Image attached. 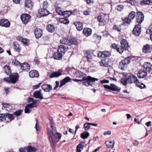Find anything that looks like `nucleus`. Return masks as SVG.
<instances>
[{
    "mask_svg": "<svg viewBox=\"0 0 152 152\" xmlns=\"http://www.w3.org/2000/svg\"><path fill=\"white\" fill-rule=\"evenodd\" d=\"M56 13L60 15H64L67 14V11L63 12L61 8L60 7H57L56 9Z\"/></svg>",
    "mask_w": 152,
    "mask_h": 152,
    "instance_id": "nucleus-26",
    "label": "nucleus"
},
{
    "mask_svg": "<svg viewBox=\"0 0 152 152\" xmlns=\"http://www.w3.org/2000/svg\"><path fill=\"white\" fill-rule=\"evenodd\" d=\"M106 23V21L105 20L103 19L101 22H99V25L100 26H104Z\"/></svg>",
    "mask_w": 152,
    "mask_h": 152,
    "instance_id": "nucleus-56",
    "label": "nucleus"
},
{
    "mask_svg": "<svg viewBox=\"0 0 152 152\" xmlns=\"http://www.w3.org/2000/svg\"><path fill=\"white\" fill-rule=\"evenodd\" d=\"M131 60L130 57H127L122 60L120 62L119 67L121 70H124L126 68L127 65L129 63Z\"/></svg>",
    "mask_w": 152,
    "mask_h": 152,
    "instance_id": "nucleus-7",
    "label": "nucleus"
},
{
    "mask_svg": "<svg viewBox=\"0 0 152 152\" xmlns=\"http://www.w3.org/2000/svg\"><path fill=\"white\" fill-rule=\"evenodd\" d=\"M97 19L99 22H100L102 21L103 19L101 16H99L97 17Z\"/></svg>",
    "mask_w": 152,
    "mask_h": 152,
    "instance_id": "nucleus-63",
    "label": "nucleus"
},
{
    "mask_svg": "<svg viewBox=\"0 0 152 152\" xmlns=\"http://www.w3.org/2000/svg\"><path fill=\"white\" fill-rule=\"evenodd\" d=\"M38 100H34L32 98H29L27 99V101L28 103H30L26 105L24 110L25 113H30L32 108L37 106V103Z\"/></svg>",
    "mask_w": 152,
    "mask_h": 152,
    "instance_id": "nucleus-3",
    "label": "nucleus"
},
{
    "mask_svg": "<svg viewBox=\"0 0 152 152\" xmlns=\"http://www.w3.org/2000/svg\"><path fill=\"white\" fill-rule=\"evenodd\" d=\"M71 80V79L69 77H67L65 78L63 80L60 81L61 84L59 86L60 87H61L66 83L69 82V81Z\"/></svg>",
    "mask_w": 152,
    "mask_h": 152,
    "instance_id": "nucleus-27",
    "label": "nucleus"
},
{
    "mask_svg": "<svg viewBox=\"0 0 152 152\" xmlns=\"http://www.w3.org/2000/svg\"><path fill=\"white\" fill-rule=\"evenodd\" d=\"M1 104L3 106L2 107V109H6L8 111L11 110L12 108V107L9 104L2 103Z\"/></svg>",
    "mask_w": 152,
    "mask_h": 152,
    "instance_id": "nucleus-33",
    "label": "nucleus"
},
{
    "mask_svg": "<svg viewBox=\"0 0 152 152\" xmlns=\"http://www.w3.org/2000/svg\"><path fill=\"white\" fill-rule=\"evenodd\" d=\"M85 54V55L87 57L88 61L89 62H91V61L92 56L89 53L88 51H86Z\"/></svg>",
    "mask_w": 152,
    "mask_h": 152,
    "instance_id": "nucleus-41",
    "label": "nucleus"
},
{
    "mask_svg": "<svg viewBox=\"0 0 152 152\" xmlns=\"http://www.w3.org/2000/svg\"><path fill=\"white\" fill-rule=\"evenodd\" d=\"M4 80L5 81L7 82L11 83V81H10V76L9 77H6L4 78Z\"/></svg>",
    "mask_w": 152,
    "mask_h": 152,
    "instance_id": "nucleus-60",
    "label": "nucleus"
},
{
    "mask_svg": "<svg viewBox=\"0 0 152 152\" xmlns=\"http://www.w3.org/2000/svg\"><path fill=\"white\" fill-rule=\"evenodd\" d=\"M100 82L102 83H108L109 82V81L108 80L104 79L101 80Z\"/></svg>",
    "mask_w": 152,
    "mask_h": 152,
    "instance_id": "nucleus-61",
    "label": "nucleus"
},
{
    "mask_svg": "<svg viewBox=\"0 0 152 152\" xmlns=\"http://www.w3.org/2000/svg\"><path fill=\"white\" fill-rule=\"evenodd\" d=\"M39 12L43 16L48 15L50 14L49 11L47 9H41L39 10Z\"/></svg>",
    "mask_w": 152,
    "mask_h": 152,
    "instance_id": "nucleus-21",
    "label": "nucleus"
},
{
    "mask_svg": "<svg viewBox=\"0 0 152 152\" xmlns=\"http://www.w3.org/2000/svg\"><path fill=\"white\" fill-rule=\"evenodd\" d=\"M10 76L11 83H15L17 81L18 78V75L17 73L11 74Z\"/></svg>",
    "mask_w": 152,
    "mask_h": 152,
    "instance_id": "nucleus-14",
    "label": "nucleus"
},
{
    "mask_svg": "<svg viewBox=\"0 0 152 152\" xmlns=\"http://www.w3.org/2000/svg\"><path fill=\"white\" fill-rule=\"evenodd\" d=\"M20 18L23 24H26L30 18V16L28 14H24L21 15Z\"/></svg>",
    "mask_w": 152,
    "mask_h": 152,
    "instance_id": "nucleus-11",
    "label": "nucleus"
},
{
    "mask_svg": "<svg viewBox=\"0 0 152 152\" xmlns=\"http://www.w3.org/2000/svg\"><path fill=\"white\" fill-rule=\"evenodd\" d=\"M151 66L152 65L150 63L145 62L144 65V68L147 71L149 72L151 69Z\"/></svg>",
    "mask_w": 152,
    "mask_h": 152,
    "instance_id": "nucleus-31",
    "label": "nucleus"
},
{
    "mask_svg": "<svg viewBox=\"0 0 152 152\" xmlns=\"http://www.w3.org/2000/svg\"><path fill=\"white\" fill-rule=\"evenodd\" d=\"M121 46L120 48H117V51L119 53H122L124 50H127L128 49L129 45L125 39H123L121 42Z\"/></svg>",
    "mask_w": 152,
    "mask_h": 152,
    "instance_id": "nucleus-5",
    "label": "nucleus"
},
{
    "mask_svg": "<svg viewBox=\"0 0 152 152\" xmlns=\"http://www.w3.org/2000/svg\"><path fill=\"white\" fill-rule=\"evenodd\" d=\"M13 47L14 50L17 52H19L21 50V47L20 45L16 42L13 43Z\"/></svg>",
    "mask_w": 152,
    "mask_h": 152,
    "instance_id": "nucleus-20",
    "label": "nucleus"
},
{
    "mask_svg": "<svg viewBox=\"0 0 152 152\" xmlns=\"http://www.w3.org/2000/svg\"><path fill=\"white\" fill-rule=\"evenodd\" d=\"M59 21L64 24H67L69 23V20L67 18H61L59 19Z\"/></svg>",
    "mask_w": 152,
    "mask_h": 152,
    "instance_id": "nucleus-39",
    "label": "nucleus"
},
{
    "mask_svg": "<svg viewBox=\"0 0 152 152\" xmlns=\"http://www.w3.org/2000/svg\"><path fill=\"white\" fill-rule=\"evenodd\" d=\"M124 6L122 5H118L116 7V9L119 11H121L123 9Z\"/></svg>",
    "mask_w": 152,
    "mask_h": 152,
    "instance_id": "nucleus-54",
    "label": "nucleus"
},
{
    "mask_svg": "<svg viewBox=\"0 0 152 152\" xmlns=\"http://www.w3.org/2000/svg\"><path fill=\"white\" fill-rule=\"evenodd\" d=\"M144 14L140 12H138L137 13L136 19L137 22L140 24L143 21L144 19Z\"/></svg>",
    "mask_w": 152,
    "mask_h": 152,
    "instance_id": "nucleus-8",
    "label": "nucleus"
},
{
    "mask_svg": "<svg viewBox=\"0 0 152 152\" xmlns=\"http://www.w3.org/2000/svg\"><path fill=\"white\" fill-rule=\"evenodd\" d=\"M63 55L61 53L58 51V52L54 53L53 57L55 59L60 60L62 59Z\"/></svg>",
    "mask_w": 152,
    "mask_h": 152,
    "instance_id": "nucleus-28",
    "label": "nucleus"
},
{
    "mask_svg": "<svg viewBox=\"0 0 152 152\" xmlns=\"http://www.w3.org/2000/svg\"><path fill=\"white\" fill-rule=\"evenodd\" d=\"M34 96L36 98L42 99L43 98L42 95L40 92V91H37L34 93Z\"/></svg>",
    "mask_w": 152,
    "mask_h": 152,
    "instance_id": "nucleus-29",
    "label": "nucleus"
},
{
    "mask_svg": "<svg viewBox=\"0 0 152 152\" xmlns=\"http://www.w3.org/2000/svg\"><path fill=\"white\" fill-rule=\"evenodd\" d=\"M96 80H98V79L88 76L85 79L83 80V85L86 86H91L92 87H94L95 86V84L94 82Z\"/></svg>",
    "mask_w": 152,
    "mask_h": 152,
    "instance_id": "nucleus-4",
    "label": "nucleus"
},
{
    "mask_svg": "<svg viewBox=\"0 0 152 152\" xmlns=\"http://www.w3.org/2000/svg\"><path fill=\"white\" fill-rule=\"evenodd\" d=\"M113 29L114 30H115L119 32L120 31L121 29V27L120 26H117L116 25H114V26Z\"/></svg>",
    "mask_w": 152,
    "mask_h": 152,
    "instance_id": "nucleus-50",
    "label": "nucleus"
},
{
    "mask_svg": "<svg viewBox=\"0 0 152 152\" xmlns=\"http://www.w3.org/2000/svg\"><path fill=\"white\" fill-rule=\"evenodd\" d=\"M137 83H138V84H137V86L141 89L144 88L145 87V86L144 84L143 83H140L138 81L137 82Z\"/></svg>",
    "mask_w": 152,
    "mask_h": 152,
    "instance_id": "nucleus-52",
    "label": "nucleus"
},
{
    "mask_svg": "<svg viewBox=\"0 0 152 152\" xmlns=\"http://www.w3.org/2000/svg\"><path fill=\"white\" fill-rule=\"evenodd\" d=\"M110 90L113 91H116L118 92L120 91L121 88L116 86L115 85L112 84H110Z\"/></svg>",
    "mask_w": 152,
    "mask_h": 152,
    "instance_id": "nucleus-35",
    "label": "nucleus"
},
{
    "mask_svg": "<svg viewBox=\"0 0 152 152\" xmlns=\"http://www.w3.org/2000/svg\"><path fill=\"white\" fill-rule=\"evenodd\" d=\"M99 57L106 58L109 57L111 56V53L110 51H104L99 52L98 55Z\"/></svg>",
    "mask_w": 152,
    "mask_h": 152,
    "instance_id": "nucleus-13",
    "label": "nucleus"
},
{
    "mask_svg": "<svg viewBox=\"0 0 152 152\" xmlns=\"http://www.w3.org/2000/svg\"><path fill=\"white\" fill-rule=\"evenodd\" d=\"M149 28H150L147 29L146 31V33H147L148 32V31L150 32H152V26L150 25Z\"/></svg>",
    "mask_w": 152,
    "mask_h": 152,
    "instance_id": "nucleus-64",
    "label": "nucleus"
},
{
    "mask_svg": "<svg viewBox=\"0 0 152 152\" xmlns=\"http://www.w3.org/2000/svg\"><path fill=\"white\" fill-rule=\"evenodd\" d=\"M105 143L107 148H112L114 146V141H107Z\"/></svg>",
    "mask_w": 152,
    "mask_h": 152,
    "instance_id": "nucleus-34",
    "label": "nucleus"
},
{
    "mask_svg": "<svg viewBox=\"0 0 152 152\" xmlns=\"http://www.w3.org/2000/svg\"><path fill=\"white\" fill-rule=\"evenodd\" d=\"M27 151L28 152H34L37 150V149L30 146H28L27 147Z\"/></svg>",
    "mask_w": 152,
    "mask_h": 152,
    "instance_id": "nucleus-38",
    "label": "nucleus"
},
{
    "mask_svg": "<svg viewBox=\"0 0 152 152\" xmlns=\"http://www.w3.org/2000/svg\"><path fill=\"white\" fill-rule=\"evenodd\" d=\"M22 111L23 110H21L17 111L14 113V114L16 116H19L21 114Z\"/></svg>",
    "mask_w": 152,
    "mask_h": 152,
    "instance_id": "nucleus-53",
    "label": "nucleus"
},
{
    "mask_svg": "<svg viewBox=\"0 0 152 152\" xmlns=\"http://www.w3.org/2000/svg\"><path fill=\"white\" fill-rule=\"evenodd\" d=\"M150 48V46L148 44H146L144 45L143 48V52L146 53L147 52Z\"/></svg>",
    "mask_w": 152,
    "mask_h": 152,
    "instance_id": "nucleus-45",
    "label": "nucleus"
},
{
    "mask_svg": "<svg viewBox=\"0 0 152 152\" xmlns=\"http://www.w3.org/2000/svg\"><path fill=\"white\" fill-rule=\"evenodd\" d=\"M42 33V31L40 29L37 28L34 31V34L37 39H38L41 36Z\"/></svg>",
    "mask_w": 152,
    "mask_h": 152,
    "instance_id": "nucleus-22",
    "label": "nucleus"
},
{
    "mask_svg": "<svg viewBox=\"0 0 152 152\" xmlns=\"http://www.w3.org/2000/svg\"><path fill=\"white\" fill-rule=\"evenodd\" d=\"M62 70L59 69L58 72H53L50 74V77L51 78L58 77L62 75Z\"/></svg>",
    "mask_w": 152,
    "mask_h": 152,
    "instance_id": "nucleus-17",
    "label": "nucleus"
},
{
    "mask_svg": "<svg viewBox=\"0 0 152 152\" xmlns=\"http://www.w3.org/2000/svg\"><path fill=\"white\" fill-rule=\"evenodd\" d=\"M111 134V132L110 131H105L104 133V135H110Z\"/></svg>",
    "mask_w": 152,
    "mask_h": 152,
    "instance_id": "nucleus-62",
    "label": "nucleus"
},
{
    "mask_svg": "<svg viewBox=\"0 0 152 152\" xmlns=\"http://www.w3.org/2000/svg\"><path fill=\"white\" fill-rule=\"evenodd\" d=\"M74 24L78 31H80L83 29V24L81 22H76Z\"/></svg>",
    "mask_w": 152,
    "mask_h": 152,
    "instance_id": "nucleus-32",
    "label": "nucleus"
},
{
    "mask_svg": "<svg viewBox=\"0 0 152 152\" xmlns=\"http://www.w3.org/2000/svg\"><path fill=\"white\" fill-rule=\"evenodd\" d=\"M90 123H86L84 124V128L86 130L90 128Z\"/></svg>",
    "mask_w": 152,
    "mask_h": 152,
    "instance_id": "nucleus-48",
    "label": "nucleus"
},
{
    "mask_svg": "<svg viewBox=\"0 0 152 152\" xmlns=\"http://www.w3.org/2000/svg\"><path fill=\"white\" fill-rule=\"evenodd\" d=\"M12 63V64L15 65H17L20 64V62L16 60H13Z\"/></svg>",
    "mask_w": 152,
    "mask_h": 152,
    "instance_id": "nucleus-57",
    "label": "nucleus"
},
{
    "mask_svg": "<svg viewBox=\"0 0 152 152\" xmlns=\"http://www.w3.org/2000/svg\"><path fill=\"white\" fill-rule=\"evenodd\" d=\"M121 83H122L124 85L126 86V84L127 81V79L126 80L122 79L121 80Z\"/></svg>",
    "mask_w": 152,
    "mask_h": 152,
    "instance_id": "nucleus-59",
    "label": "nucleus"
},
{
    "mask_svg": "<svg viewBox=\"0 0 152 152\" xmlns=\"http://www.w3.org/2000/svg\"><path fill=\"white\" fill-rule=\"evenodd\" d=\"M42 89L46 92H49L52 90V86L49 85L44 84L41 86Z\"/></svg>",
    "mask_w": 152,
    "mask_h": 152,
    "instance_id": "nucleus-16",
    "label": "nucleus"
},
{
    "mask_svg": "<svg viewBox=\"0 0 152 152\" xmlns=\"http://www.w3.org/2000/svg\"><path fill=\"white\" fill-rule=\"evenodd\" d=\"M48 6V3L47 1H45L43 2L42 9H47Z\"/></svg>",
    "mask_w": 152,
    "mask_h": 152,
    "instance_id": "nucleus-49",
    "label": "nucleus"
},
{
    "mask_svg": "<svg viewBox=\"0 0 152 152\" xmlns=\"http://www.w3.org/2000/svg\"><path fill=\"white\" fill-rule=\"evenodd\" d=\"M147 75V72L144 70H141L137 73V77L140 78H144Z\"/></svg>",
    "mask_w": 152,
    "mask_h": 152,
    "instance_id": "nucleus-19",
    "label": "nucleus"
},
{
    "mask_svg": "<svg viewBox=\"0 0 152 152\" xmlns=\"http://www.w3.org/2000/svg\"><path fill=\"white\" fill-rule=\"evenodd\" d=\"M89 135V133L87 132H84L81 134V137L83 139L87 138Z\"/></svg>",
    "mask_w": 152,
    "mask_h": 152,
    "instance_id": "nucleus-42",
    "label": "nucleus"
},
{
    "mask_svg": "<svg viewBox=\"0 0 152 152\" xmlns=\"http://www.w3.org/2000/svg\"><path fill=\"white\" fill-rule=\"evenodd\" d=\"M4 69L5 72L7 74L9 75L11 73V69L8 66L6 65L4 66Z\"/></svg>",
    "mask_w": 152,
    "mask_h": 152,
    "instance_id": "nucleus-37",
    "label": "nucleus"
},
{
    "mask_svg": "<svg viewBox=\"0 0 152 152\" xmlns=\"http://www.w3.org/2000/svg\"><path fill=\"white\" fill-rule=\"evenodd\" d=\"M29 76L30 77H37L39 76L38 72L36 70H33L31 71L29 73Z\"/></svg>",
    "mask_w": 152,
    "mask_h": 152,
    "instance_id": "nucleus-23",
    "label": "nucleus"
},
{
    "mask_svg": "<svg viewBox=\"0 0 152 152\" xmlns=\"http://www.w3.org/2000/svg\"><path fill=\"white\" fill-rule=\"evenodd\" d=\"M77 14V12L76 10H74L73 12L71 11H67V14L68 15L66 17H69L70 15L72 14L74 15H76Z\"/></svg>",
    "mask_w": 152,
    "mask_h": 152,
    "instance_id": "nucleus-43",
    "label": "nucleus"
},
{
    "mask_svg": "<svg viewBox=\"0 0 152 152\" xmlns=\"http://www.w3.org/2000/svg\"><path fill=\"white\" fill-rule=\"evenodd\" d=\"M6 117L10 120H13L14 118V115L12 114L7 113L6 114Z\"/></svg>",
    "mask_w": 152,
    "mask_h": 152,
    "instance_id": "nucleus-51",
    "label": "nucleus"
},
{
    "mask_svg": "<svg viewBox=\"0 0 152 152\" xmlns=\"http://www.w3.org/2000/svg\"><path fill=\"white\" fill-rule=\"evenodd\" d=\"M135 12L134 11H132L129 14L128 18H125L124 19H122L123 22V25H126L127 24H129L131 20L135 17Z\"/></svg>",
    "mask_w": 152,
    "mask_h": 152,
    "instance_id": "nucleus-6",
    "label": "nucleus"
},
{
    "mask_svg": "<svg viewBox=\"0 0 152 152\" xmlns=\"http://www.w3.org/2000/svg\"><path fill=\"white\" fill-rule=\"evenodd\" d=\"M60 43L65 45H61L59 46L58 49V51L64 55L66 51L68 49V47L65 45L70 46L72 45H76L77 42L75 39L72 38L70 39H66L63 38L60 40Z\"/></svg>",
    "mask_w": 152,
    "mask_h": 152,
    "instance_id": "nucleus-2",
    "label": "nucleus"
},
{
    "mask_svg": "<svg viewBox=\"0 0 152 152\" xmlns=\"http://www.w3.org/2000/svg\"><path fill=\"white\" fill-rule=\"evenodd\" d=\"M6 118V114H0V122L3 121L5 120Z\"/></svg>",
    "mask_w": 152,
    "mask_h": 152,
    "instance_id": "nucleus-46",
    "label": "nucleus"
},
{
    "mask_svg": "<svg viewBox=\"0 0 152 152\" xmlns=\"http://www.w3.org/2000/svg\"><path fill=\"white\" fill-rule=\"evenodd\" d=\"M49 123L51 129L48 128L47 132L49 140L51 143V145L54 147V144L58 142L59 141V139L61 138V134L57 132L54 123L52 120H50Z\"/></svg>",
    "mask_w": 152,
    "mask_h": 152,
    "instance_id": "nucleus-1",
    "label": "nucleus"
},
{
    "mask_svg": "<svg viewBox=\"0 0 152 152\" xmlns=\"http://www.w3.org/2000/svg\"><path fill=\"white\" fill-rule=\"evenodd\" d=\"M47 30L50 32H53L55 31V28L53 25L51 24L48 25L46 27Z\"/></svg>",
    "mask_w": 152,
    "mask_h": 152,
    "instance_id": "nucleus-36",
    "label": "nucleus"
},
{
    "mask_svg": "<svg viewBox=\"0 0 152 152\" xmlns=\"http://www.w3.org/2000/svg\"><path fill=\"white\" fill-rule=\"evenodd\" d=\"M141 32V27L139 24L135 25L132 32L136 36H139Z\"/></svg>",
    "mask_w": 152,
    "mask_h": 152,
    "instance_id": "nucleus-12",
    "label": "nucleus"
},
{
    "mask_svg": "<svg viewBox=\"0 0 152 152\" xmlns=\"http://www.w3.org/2000/svg\"><path fill=\"white\" fill-rule=\"evenodd\" d=\"M111 47L113 49H116L117 50V48H120V47H121V46H119V47H118V46L116 45L115 43H113L111 45Z\"/></svg>",
    "mask_w": 152,
    "mask_h": 152,
    "instance_id": "nucleus-58",
    "label": "nucleus"
},
{
    "mask_svg": "<svg viewBox=\"0 0 152 152\" xmlns=\"http://www.w3.org/2000/svg\"><path fill=\"white\" fill-rule=\"evenodd\" d=\"M127 81L130 84L135 83L137 84L138 80L137 77L135 76L131 75L129 76L127 78Z\"/></svg>",
    "mask_w": 152,
    "mask_h": 152,
    "instance_id": "nucleus-10",
    "label": "nucleus"
},
{
    "mask_svg": "<svg viewBox=\"0 0 152 152\" xmlns=\"http://www.w3.org/2000/svg\"><path fill=\"white\" fill-rule=\"evenodd\" d=\"M21 68L23 71L28 72L30 69L29 65L26 63H23L21 65H20Z\"/></svg>",
    "mask_w": 152,
    "mask_h": 152,
    "instance_id": "nucleus-18",
    "label": "nucleus"
},
{
    "mask_svg": "<svg viewBox=\"0 0 152 152\" xmlns=\"http://www.w3.org/2000/svg\"><path fill=\"white\" fill-rule=\"evenodd\" d=\"M83 33L86 36L88 37L91 34L92 30L90 28H86L83 29Z\"/></svg>",
    "mask_w": 152,
    "mask_h": 152,
    "instance_id": "nucleus-25",
    "label": "nucleus"
},
{
    "mask_svg": "<svg viewBox=\"0 0 152 152\" xmlns=\"http://www.w3.org/2000/svg\"><path fill=\"white\" fill-rule=\"evenodd\" d=\"M10 25V23L7 19H2L0 20V26L6 27H8Z\"/></svg>",
    "mask_w": 152,
    "mask_h": 152,
    "instance_id": "nucleus-15",
    "label": "nucleus"
},
{
    "mask_svg": "<svg viewBox=\"0 0 152 152\" xmlns=\"http://www.w3.org/2000/svg\"><path fill=\"white\" fill-rule=\"evenodd\" d=\"M99 64L101 66L106 67H110L111 62L109 59L107 58L104 60H102L100 62Z\"/></svg>",
    "mask_w": 152,
    "mask_h": 152,
    "instance_id": "nucleus-9",
    "label": "nucleus"
},
{
    "mask_svg": "<svg viewBox=\"0 0 152 152\" xmlns=\"http://www.w3.org/2000/svg\"><path fill=\"white\" fill-rule=\"evenodd\" d=\"M26 7L29 9H31L33 6L32 2L30 0H26L25 3Z\"/></svg>",
    "mask_w": 152,
    "mask_h": 152,
    "instance_id": "nucleus-30",
    "label": "nucleus"
},
{
    "mask_svg": "<svg viewBox=\"0 0 152 152\" xmlns=\"http://www.w3.org/2000/svg\"><path fill=\"white\" fill-rule=\"evenodd\" d=\"M94 39L96 38L97 39V40L99 41L101 39V36H99L97 34H95L94 35Z\"/></svg>",
    "mask_w": 152,
    "mask_h": 152,
    "instance_id": "nucleus-55",
    "label": "nucleus"
},
{
    "mask_svg": "<svg viewBox=\"0 0 152 152\" xmlns=\"http://www.w3.org/2000/svg\"><path fill=\"white\" fill-rule=\"evenodd\" d=\"M152 2V0H143L140 2V4L142 5L149 4Z\"/></svg>",
    "mask_w": 152,
    "mask_h": 152,
    "instance_id": "nucleus-40",
    "label": "nucleus"
},
{
    "mask_svg": "<svg viewBox=\"0 0 152 152\" xmlns=\"http://www.w3.org/2000/svg\"><path fill=\"white\" fill-rule=\"evenodd\" d=\"M17 40L21 42L24 45H27L29 40L26 38H23V37L19 36L17 37Z\"/></svg>",
    "mask_w": 152,
    "mask_h": 152,
    "instance_id": "nucleus-24",
    "label": "nucleus"
},
{
    "mask_svg": "<svg viewBox=\"0 0 152 152\" xmlns=\"http://www.w3.org/2000/svg\"><path fill=\"white\" fill-rule=\"evenodd\" d=\"M83 149V146L81 144H79L76 148L77 152H81Z\"/></svg>",
    "mask_w": 152,
    "mask_h": 152,
    "instance_id": "nucleus-44",
    "label": "nucleus"
},
{
    "mask_svg": "<svg viewBox=\"0 0 152 152\" xmlns=\"http://www.w3.org/2000/svg\"><path fill=\"white\" fill-rule=\"evenodd\" d=\"M76 75H77V77H80L82 76H83L85 74L81 71H78L76 72Z\"/></svg>",
    "mask_w": 152,
    "mask_h": 152,
    "instance_id": "nucleus-47",
    "label": "nucleus"
}]
</instances>
